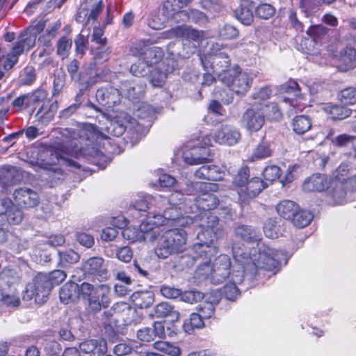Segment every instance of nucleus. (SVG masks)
I'll return each mask as SVG.
<instances>
[{"label":"nucleus","mask_w":356,"mask_h":356,"mask_svg":"<svg viewBox=\"0 0 356 356\" xmlns=\"http://www.w3.org/2000/svg\"><path fill=\"white\" fill-rule=\"evenodd\" d=\"M235 236L248 243H255L251 250L244 245H234L232 247L233 257L237 264L247 266L249 279L252 280L259 269L273 270L276 268L284 257L282 250H274L261 242V234L259 229L246 225L235 227Z\"/></svg>","instance_id":"nucleus-1"},{"label":"nucleus","mask_w":356,"mask_h":356,"mask_svg":"<svg viewBox=\"0 0 356 356\" xmlns=\"http://www.w3.org/2000/svg\"><path fill=\"white\" fill-rule=\"evenodd\" d=\"M154 223L148 217L141 222L139 229L129 226L122 231V235L124 239L131 242H156L154 251L160 259H166L184 250L187 240L185 231L176 228L163 231L154 226Z\"/></svg>","instance_id":"nucleus-2"},{"label":"nucleus","mask_w":356,"mask_h":356,"mask_svg":"<svg viewBox=\"0 0 356 356\" xmlns=\"http://www.w3.org/2000/svg\"><path fill=\"white\" fill-rule=\"evenodd\" d=\"M94 126L86 124L82 127L76 129L66 128L63 135L67 138L65 150L59 152L54 148H47L42 150L38 160L44 168L62 162L71 168L80 169L81 165L74 161L70 156L79 158L81 154H87L88 149L92 145Z\"/></svg>","instance_id":"nucleus-3"},{"label":"nucleus","mask_w":356,"mask_h":356,"mask_svg":"<svg viewBox=\"0 0 356 356\" xmlns=\"http://www.w3.org/2000/svg\"><path fill=\"white\" fill-rule=\"evenodd\" d=\"M184 207H172L165 209L162 214L158 213L150 217L154 225L159 227L163 231L171 229H179L184 231L179 227H185L193 222V218L184 216L181 211H184Z\"/></svg>","instance_id":"nucleus-4"},{"label":"nucleus","mask_w":356,"mask_h":356,"mask_svg":"<svg viewBox=\"0 0 356 356\" xmlns=\"http://www.w3.org/2000/svg\"><path fill=\"white\" fill-rule=\"evenodd\" d=\"M246 268V265L242 266L238 264L234 266L229 282L222 289V294L226 299L234 300L239 296L241 290H247L253 285L257 274L252 280H250L249 270Z\"/></svg>","instance_id":"nucleus-5"},{"label":"nucleus","mask_w":356,"mask_h":356,"mask_svg":"<svg viewBox=\"0 0 356 356\" xmlns=\"http://www.w3.org/2000/svg\"><path fill=\"white\" fill-rule=\"evenodd\" d=\"M191 225L202 228V231L197 234V237L200 240L205 238L207 235L208 236L207 240L213 242L214 239L217 240L225 236V230L219 224L218 218L210 213H200L195 216Z\"/></svg>","instance_id":"nucleus-6"},{"label":"nucleus","mask_w":356,"mask_h":356,"mask_svg":"<svg viewBox=\"0 0 356 356\" xmlns=\"http://www.w3.org/2000/svg\"><path fill=\"white\" fill-rule=\"evenodd\" d=\"M51 289L47 274L40 273L28 284L23 298L26 300L34 298L36 303L42 304L47 301Z\"/></svg>","instance_id":"nucleus-7"},{"label":"nucleus","mask_w":356,"mask_h":356,"mask_svg":"<svg viewBox=\"0 0 356 356\" xmlns=\"http://www.w3.org/2000/svg\"><path fill=\"white\" fill-rule=\"evenodd\" d=\"M221 81L231 88L236 95H245L252 86V79L249 74L238 70L227 71L220 74Z\"/></svg>","instance_id":"nucleus-8"},{"label":"nucleus","mask_w":356,"mask_h":356,"mask_svg":"<svg viewBox=\"0 0 356 356\" xmlns=\"http://www.w3.org/2000/svg\"><path fill=\"white\" fill-rule=\"evenodd\" d=\"M35 44V35L34 34L29 32L21 33L19 40L7 55L6 60L3 64L4 68L7 70H10L17 63L19 56L25 50L29 51Z\"/></svg>","instance_id":"nucleus-9"},{"label":"nucleus","mask_w":356,"mask_h":356,"mask_svg":"<svg viewBox=\"0 0 356 356\" xmlns=\"http://www.w3.org/2000/svg\"><path fill=\"white\" fill-rule=\"evenodd\" d=\"M131 52L135 56L141 58L149 67L157 64L163 57V51L158 47H147L143 41L136 43L131 48Z\"/></svg>","instance_id":"nucleus-10"},{"label":"nucleus","mask_w":356,"mask_h":356,"mask_svg":"<svg viewBox=\"0 0 356 356\" xmlns=\"http://www.w3.org/2000/svg\"><path fill=\"white\" fill-rule=\"evenodd\" d=\"M216 143L234 145L238 143L241 135L238 129L229 124H221L211 135Z\"/></svg>","instance_id":"nucleus-11"},{"label":"nucleus","mask_w":356,"mask_h":356,"mask_svg":"<svg viewBox=\"0 0 356 356\" xmlns=\"http://www.w3.org/2000/svg\"><path fill=\"white\" fill-rule=\"evenodd\" d=\"M24 218V214L18 207L9 198H0V221L10 225H19Z\"/></svg>","instance_id":"nucleus-12"},{"label":"nucleus","mask_w":356,"mask_h":356,"mask_svg":"<svg viewBox=\"0 0 356 356\" xmlns=\"http://www.w3.org/2000/svg\"><path fill=\"white\" fill-rule=\"evenodd\" d=\"M211 282L214 284L222 283L227 277H230L231 260L228 255L220 254L215 259L212 264Z\"/></svg>","instance_id":"nucleus-13"},{"label":"nucleus","mask_w":356,"mask_h":356,"mask_svg":"<svg viewBox=\"0 0 356 356\" xmlns=\"http://www.w3.org/2000/svg\"><path fill=\"white\" fill-rule=\"evenodd\" d=\"M267 185L259 178L254 177L248 180L246 185L236 189L238 195V201L241 204H247L258 195Z\"/></svg>","instance_id":"nucleus-14"},{"label":"nucleus","mask_w":356,"mask_h":356,"mask_svg":"<svg viewBox=\"0 0 356 356\" xmlns=\"http://www.w3.org/2000/svg\"><path fill=\"white\" fill-rule=\"evenodd\" d=\"M329 29L323 25L312 26L307 30V33L310 38L302 40L301 46L302 48L305 47V52L308 54H316L314 49V44L322 43L323 40L327 39Z\"/></svg>","instance_id":"nucleus-15"},{"label":"nucleus","mask_w":356,"mask_h":356,"mask_svg":"<svg viewBox=\"0 0 356 356\" xmlns=\"http://www.w3.org/2000/svg\"><path fill=\"white\" fill-rule=\"evenodd\" d=\"M264 122V111L253 106L243 114L241 120V125L250 132L260 130Z\"/></svg>","instance_id":"nucleus-16"},{"label":"nucleus","mask_w":356,"mask_h":356,"mask_svg":"<svg viewBox=\"0 0 356 356\" xmlns=\"http://www.w3.org/2000/svg\"><path fill=\"white\" fill-rule=\"evenodd\" d=\"M343 45L339 53V59L346 68L353 67L356 60V36L349 33L346 35L342 40Z\"/></svg>","instance_id":"nucleus-17"},{"label":"nucleus","mask_w":356,"mask_h":356,"mask_svg":"<svg viewBox=\"0 0 356 356\" xmlns=\"http://www.w3.org/2000/svg\"><path fill=\"white\" fill-rule=\"evenodd\" d=\"M104 264V259L102 257H91L83 263L82 270L84 274L91 275L99 281H104L108 278V272Z\"/></svg>","instance_id":"nucleus-18"},{"label":"nucleus","mask_w":356,"mask_h":356,"mask_svg":"<svg viewBox=\"0 0 356 356\" xmlns=\"http://www.w3.org/2000/svg\"><path fill=\"white\" fill-rule=\"evenodd\" d=\"M13 197L16 203L22 207L29 209L36 207L40 202L38 193L27 187L15 189Z\"/></svg>","instance_id":"nucleus-19"},{"label":"nucleus","mask_w":356,"mask_h":356,"mask_svg":"<svg viewBox=\"0 0 356 356\" xmlns=\"http://www.w3.org/2000/svg\"><path fill=\"white\" fill-rule=\"evenodd\" d=\"M171 37L183 41L200 42L204 38V31H199L188 25L177 26L169 31Z\"/></svg>","instance_id":"nucleus-20"},{"label":"nucleus","mask_w":356,"mask_h":356,"mask_svg":"<svg viewBox=\"0 0 356 356\" xmlns=\"http://www.w3.org/2000/svg\"><path fill=\"white\" fill-rule=\"evenodd\" d=\"M121 92L112 86L102 88L96 92L97 102L108 108L119 104L121 99Z\"/></svg>","instance_id":"nucleus-21"},{"label":"nucleus","mask_w":356,"mask_h":356,"mask_svg":"<svg viewBox=\"0 0 356 356\" xmlns=\"http://www.w3.org/2000/svg\"><path fill=\"white\" fill-rule=\"evenodd\" d=\"M78 287L79 299L81 297L85 300H88L92 297H104V294H109L111 289L107 284H99L95 286L86 282L78 284Z\"/></svg>","instance_id":"nucleus-22"},{"label":"nucleus","mask_w":356,"mask_h":356,"mask_svg":"<svg viewBox=\"0 0 356 356\" xmlns=\"http://www.w3.org/2000/svg\"><path fill=\"white\" fill-rule=\"evenodd\" d=\"M330 182L326 175L314 174L305 180L302 189L307 193L321 192L328 188Z\"/></svg>","instance_id":"nucleus-23"},{"label":"nucleus","mask_w":356,"mask_h":356,"mask_svg":"<svg viewBox=\"0 0 356 356\" xmlns=\"http://www.w3.org/2000/svg\"><path fill=\"white\" fill-rule=\"evenodd\" d=\"M209 192H202L195 199V206L200 213H209V211L214 209L219 204L216 195Z\"/></svg>","instance_id":"nucleus-24"},{"label":"nucleus","mask_w":356,"mask_h":356,"mask_svg":"<svg viewBox=\"0 0 356 356\" xmlns=\"http://www.w3.org/2000/svg\"><path fill=\"white\" fill-rule=\"evenodd\" d=\"M209 149L204 147H194L183 153L184 161L190 165H197L208 161Z\"/></svg>","instance_id":"nucleus-25"},{"label":"nucleus","mask_w":356,"mask_h":356,"mask_svg":"<svg viewBox=\"0 0 356 356\" xmlns=\"http://www.w3.org/2000/svg\"><path fill=\"white\" fill-rule=\"evenodd\" d=\"M194 175L197 179L217 181L222 179L223 172L216 165H204L195 170Z\"/></svg>","instance_id":"nucleus-26"},{"label":"nucleus","mask_w":356,"mask_h":356,"mask_svg":"<svg viewBox=\"0 0 356 356\" xmlns=\"http://www.w3.org/2000/svg\"><path fill=\"white\" fill-rule=\"evenodd\" d=\"M57 109L56 102L42 103L35 113V120L40 124L47 125L54 119Z\"/></svg>","instance_id":"nucleus-27"},{"label":"nucleus","mask_w":356,"mask_h":356,"mask_svg":"<svg viewBox=\"0 0 356 356\" xmlns=\"http://www.w3.org/2000/svg\"><path fill=\"white\" fill-rule=\"evenodd\" d=\"M165 335L164 326L159 322L154 323L152 327H143L137 332V338L145 342L152 341L156 337L163 338Z\"/></svg>","instance_id":"nucleus-28"},{"label":"nucleus","mask_w":356,"mask_h":356,"mask_svg":"<svg viewBox=\"0 0 356 356\" xmlns=\"http://www.w3.org/2000/svg\"><path fill=\"white\" fill-rule=\"evenodd\" d=\"M254 8L253 2L249 0H242L240 6L234 10V15L243 24L249 26L254 19L252 13Z\"/></svg>","instance_id":"nucleus-29"},{"label":"nucleus","mask_w":356,"mask_h":356,"mask_svg":"<svg viewBox=\"0 0 356 356\" xmlns=\"http://www.w3.org/2000/svg\"><path fill=\"white\" fill-rule=\"evenodd\" d=\"M211 242L209 240L202 243H197L194 245V255L193 257L195 261H211L217 252L215 246L210 245Z\"/></svg>","instance_id":"nucleus-30"},{"label":"nucleus","mask_w":356,"mask_h":356,"mask_svg":"<svg viewBox=\"0 0 356 356\" xmlns=\"http://www.w3.org/2000/svg\"><path fill=\"white\" fill-rule=\"evenodd\" d=\"M120 89V92L125 93L129 99H135L144 95L146 83L143 81H125L122 83Z\"/></svg>","instance_id":"nucleus-31"},{"label":"nucleus","mask_w":356,"mask_h":356,"mask_svg":"<svg viewBox=\"0 0 356 356\" xmlns=\"http://www.w3.org/2000/svg\"><path fill=\"white\" fill-rule=\"evenodd\" d=\"M78 284L74 282H66L60 289L59 297L64 304L76 302L79 300Z\"/></svg>","instance_id":"nucleus-32"},{"label":"nucleus","mask_w":356,"mask_h":356,"mask_svg":"<svg viewBox=\"0 0 356 356\" xmlns=\"http://www.w3.org/2000/svg\"><path fill=\"white\" fill-rule=\"evenodd\" d=\"M153 316L159 318H170V321L175 322L179 318V313L169 302H162L154 308Z\"/></svg>","instance_id":"nucleus-33"},{"label":"nucleus","mask_w":356,"mask_h":356,"mask_svg":"<svg viewBox=\"0 0 356 356\" xmlns=\"http://www.w3.org/2000/svg\"><path fill=\"white\" fill-rule=\"evenodd\" d=\"M280 92L282 94L283 102L293 105V99L300 96V89L298 83L290 80L280 87Z\"/></svg>","instance_id":"nucleus-34"},{"label":"nucleus","mask_w":356,"mask_h":356,"mask_svg":"<svg viewBox=\"0 0 356 356\" xmlns=\"http://www.w3.org/2000/svg\"><path fill=\"white\" fill-rule=\"evenodd\" d=\"M118 307L121 309L122 316L126 325H136L143 321V314L129 305L122 303Z\"/></svg>","instance_id":"nucleus-35"},{"label":"nucleus","mask_w":356,"mask_h":356,"mask_svg":"<svg viewBox=\"0 0 356 356\" xmlns=\"http://www.w3.org/2000/svg\"><path fill=\"white\" fill-rule=\"evenodd\" d=\"M131 299L136 307L146 309L153 304L154 296L152 292L148 291H136L132 294Z\"/></svg>","instance_id":"nucleus-36"},{"label":"nucleus","mask_w":356,"mask_h":356,"mask_svg":"<svg viewBox=\"0 0 356 356\" xmlns=\"http://www.w3.org/2000/svg\"><path fill=\"white\" fill-rule=\"evenodd\" d=\"M330 184V194L336 204H343L346 202L347 195V185L339 181H332Z\"/></svg>","instance_id":"nucleus-37"},{"label":"nucleus","mask_w":356,"mask_h":356,"mask_svg":"<svg viewBox=\"0 0 356 356\" xmlns=\"http://www.w3.org/2000/svg\"><path fill=\"white\" fill-rule=\"evenodd\" d=\"M218 188L216 184L206 182L191 181L186 184L185 191L187 195H200L202 192L215 191Z\"/></svg>","instance_id":"nucleus-38"},{"label":"nucleus","mask_w":356,"mask_h":356,"mask_svg":"<svg viewBox=\"0 0 356 356\" xmlns=\"http://www.w3.org/2000/svg\"><path fill=\"white\" fill-rule=\"evenodd\" d=\"M179 18L195 24H204L207 22V15L197 9L183 10L179 13Z\"/></svg>","instance_id":"nucleus-39"},{"label":"nucleus","mask_w":356,"mask_h":356,"mask_svg":"<svg viewBox=\"0 0 356 356\" xmlns=\"http://www.w3.org/2000/svg\"><path fill=\"white\" fill-rule=\"evenodd\" d=\"M298 209V204L291 200H283L276 207L277 213L283 218L291 220Z\"/></svg>","instance_id":"nucleus-40"},{"label":"nucleus","mask_w":356,"mask_h":356,"mask_svg":"<svg viewBox=\"0 0 356 356\" xmlns=\"http://www.w3.org/2000/svg\"><path fill=\"white\" fill-rule=\"evenodd\" d=\"M28 97L29 107H33L32 112H34L36 106H40L42 103H47L49 100L47 99V92L45 90L38 88L32 92L26 93Z\"/></svg>","instance_id":"nucleus-41"},{"label":"nucleus","mask_w":356,"mask_h":356,"mask_svg":"<svg viewBox=\"0 0 356 356\" xmlns=\"http://www.w3.org/2000/svg\"><path fill=\"white\" fill-rule=\"evenodd\" d=\"M211 67L213 69V72H218L222 71V73L227 72L226 70L229 65V59L227 53L220 51L219 54H216L214 56H211Z\"/></svg>","instance_id":"nucleus-42"},{"label":"nucleus","mask_w":356,"mask_h":356,"mask_svg":"<svg viewBox=\"0 0 356 356\" xmlns=\"http://www.w3.org/2000/svg\"><path fill=\"white\" fill-rule=\"evenodd\" d=\"M21 178L22 176L19 171L13 166L2 169L0 172V180L6 186L15 184Z\"/></svg>","instance_id":"nucleus-43"},{"label":"nucleus","mask_w":356,"mask_h":356,"mask_svg":"<svg viewBox=\"0 0 356 356\" xmlns=\"http://www.w3.org/2000/svg\"><path fill=\"white\" fill-rule=\"evenodd\" d=\"M292 127L295 133L302 135L311 129L312 120L307 115H298L293 120Z\"/></svg>","instance_id":"nucleus-44"},{"label":"nucleus","mask_w":356,"mask_h":356,"mask_svg":"<svg viewBox=\"0 0 356 356\" xmlns=\"http://www.w3.org/2000/svg\"><path fill=\"white\" fill-rule=\"evenodd\" d=\"M159 110L160 108H156L147 103H143L136 111L135 115L140 119L147 120L151 124Z\"/></svg>","instance_id":"nucleus-45"},{"label":"nucleus","mask_w":356,"mask_h":356,"mask_svg":"<svg viewBox=\"0 0 356 356\" xmlns=\"http://www.w3.org/2000/svg\"><path fill=\"white\" fill-rule=\"evenodd\" d=\"M106 343V341L104 339H88L79 343V349L83 353L91 356L99 350V346H103Z\"/></svg>","instance_id":"nucleus-46"},{"label":"nucleus","mask_w":356,"mask_h":356,"mask_svg":"<svg viewBox=\"0 0 356 356\" xmlns=\"http://www.w3.org/2000/svg\"><path fill=\"white\" fill-rule=\"evenodd\" d=\"M313 219V214L307 211L299 210V208L290 220L294 226L302 228L307 226Z\"/></svg>","instance_id":"nucleus-47"},{"label":"nucleus","mask_w":356,"mask_h":356,"mask_svg":"<svg viewBox=\"0 0 356 356\" xmlns=\"http://www.w3.org/2000/svg\"><path fill=\"white\" fill-rule=\"evenodd\" d=\"M282 229L280 225V222L276 219L269 218L268 219L264 225V232L268 238H277Z\"/></svg>","instance_id":"nucleus-48"},{"label":"nucleus","mask_w":356,"mask_h":356,"mask_svg":"<svg viewBox=\"0 0 356 356\" xmlns=\"http://www.w3.org/2000/svg\"><path fill=\"white\" fill-rule=\"evenodd\" d=\"M175 0H166L159 9V13L165 17L168 20L172 17H179V6L173 4Z\"/></svg>","instance_id":"nucleus-49"},{"label":"nucleus","mask_w":356,"mask_h":356,"mask_svg":"<svg viewBox=\"0 0 356 356\" xmlns=\"http://www.w3.org/2000/svg\"><path fill=\"white\" fill-rule=\"evenodd\" d=\"M153 346L156 350L170 356H180L181 355L179 347L167 341H157L154 343Z\"/></svg>","instance_id":"nucleus-50"},{"label":"nucleus","mask_w":356,"mask_h":356,"mask_svg":"<svg viewBox=\"0 0 356 356\" xmlns=\"http://www.w3.org/2000/svg\"><path fill=\"white\" fill-rule=\"evenodd\" d=\"M185 199L183 193L179 191L172 193L168 199L159 196L156 202L158 204L165 205L168 203L170 206L172 207H184L183 201Z\"/></svg>","instance_id":"nucleus-51"},{"label":"nucleus","mask_w":356,"mask_h":356,"mask_svg":"<svg viewBox=\"0 0 356 356\" xmlns=\"http://www.w3.org/2000/svg\"><path fill=\"white\" fill-rule=\"evenodd\" d=\"M326 111L330 113L333 120H341L351 114V110L340 105H330L326 108Z\"/></svg>","instance_id":"nucleus-52"},{"label":"nucleus","mask_w":356,"mask_h":356,"mask_svg":"<svg viewBox=\"0 0 356 356\" xmlns=\"http://www.w3.org/2000/svg\"><path fill=\"white\" fill-rule=\"evenodd\" d=\"M338 99L343 104H354L356 103V88L348 87L341 90L337 95Z\"/></svg>","instance_id":"nucleus-53"},{"label":"nucleus","mask_w":356,"mask_h":356,"mask_svg":"<svg viewBox=\"0 0 356 356\" xmlns=\"http://www.w3.org/2000/svg\"><path fill=\"white\" fill-rule=\"evenodd\" d=\"M195 277L201 280L209 279L211 282L212 266L211 261H200L195 270Z\"/></svg>","instance_id":"nucleus-54"},{"label":"nucleus","mask_w":356,"mask_h":356,"mask_svg":"<svg viewBox=\"0 0 356 356\" xmlns=\"http://www.w3.org/2000/svg\"><path fill=\"white\" fill-rule=\"evenodd\" d=\"M108 294H104V297H92L87 300L88 301V306L93 312H99L102 307L106 308L109 306L110 301L108 297Z\"/></svg>","instance_id":"nucleus-55"},{"label":"nucleus","mask_w":356,"mask_h":356,"mask_svg":"<svg viewBox=\"0 0 356 356\" xmlns=\"http://www.w3.org/2000/svg\"><path fill=\"white\" fill-rule=\"evenodd\" d=\"M20 83L24 86H29L36 79L35 69L33 66H26L22 71L19 76Z\"/></svg>","instance_id":"nucleus-56"},{"label":"nucleus","mask_w":356,"mask_h":356,"mask_svg":"<svg viewBox=\"0 0 356 356\" xmlns=\"http://www.w3.org/2000/svg\"><path fill=\"white\" fill-rule=\"evenodd\" d=\"M250 177V169L248 166H243L238 170L237 175L234 177L233 184L238 188H243Z\"/></svg>","instance_id":"nucleus-57"},{"label":"nucleus","mask_w":356,"mask_h":356,"mask_svg":"<svg viewBox=\"0 0 356 356\" xmlns=\"http://www.w3.org/2000/svg\"><path fill=\"white\" fill-rule=\"evenodd\" d=\"M72 45V40L66 36L61 37L56 44L57 54L65 58L69 54Z\"/></svg>","instance_id":"nucleus-58"},{"label":"nucleus","mask_w":356,"mask_h":356,"mask_svg":"<svg viewBox=\"0 0 356 356\" xmlns=\"http://www.w3.org/2000/svg\"><path fill=\"white\" fill-rule=\"evenodd\" d=\"M271 155V149L267 144H259L253 150L250 161H254L257 160L266 159Z\"/></svg>","instance_id":"nucleus-59"},{"label":"nucleus","mask_w":356,"mask_h":356,"mask_svg":"<svg viewBox=\"0 0 356 356\" xmlns=\"http://www.w3.org/2000/svg\"><path fill=\"white\" fill-rule=\"evenodd\" d=\"M148 79L154 87H161L165 82L166 74L158 68H153L149 73Z\"/></svg>","instance_id":"nucleus-60"},{"label":"nucleus","mask_w":356,"mask_h":356,"mask_svg":"<svg viewBox=\"0 0 356 356\" xmlns=\"http://www.w3.org/2000/svg\"><path fill=\"white\" fill-rule=\"evenodd\" d=\"M275 8L268 3H261L255 8L256 15L263 19H268L274 15Z\"/></svg>","instance_id":"nucleus-61"},{"label":"nucleus","mask_w":356,"mask_h":356,"mask_svg":"<svg viewBox=\"0 0 356 356\" xmlns=\"http://www.w3.org/2000/svg\"><path fill=\"white\" fill-rule=\"evenodd\" d=\"M201 7L213 14L219 13L223 6L219 0H199Z\"/></svg>","instance_id":"nucleus-62"},{"label":"nucleus","mask_w":356,"mask_h":356,"mask_svg":"<svg viewBox=\"0 0 356 356\" xmlns=\"http://www.w3.org/2000/svg\"><path fill=\"white\" fill-rule=\"evenodd\" d=\"M204 318L201 316V315L197 313H193L191 314L189 322L184 323V327L186 332L192 331L194 328H201L204 327Z\"/></svg>","instance_id":"nucleus-63"},{"label":"nucleus","mask_w":356,"mask_h":356,"mask_svg":"<svg viewBox=\"0 0 356 356\" xmlns=\"http://www.w3.org/2000/svg\"><path fill=\"white\" fill-rule=\"evenodd\" d=\"M150 70V67L140 60L130 67V72L136 76H145L149 74Z\"/></svg>","instance_id":"nucleus-64"}]
</instances>
